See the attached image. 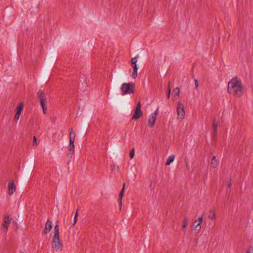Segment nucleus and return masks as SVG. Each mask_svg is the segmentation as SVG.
<instances>
[{
    "label": "nucleus",
    "instance_id": "7ed1b4c3",
    "mask_svg": "<svg viewBox=\"0 0 253 253\" xmlns=\"http://www.w3.org/2000/svg\"><path fill=\"white\" fill-rule=\"evenodd\" d=\"M52 247L56 252H60L63 249V244L59 235L53 236L52 240Z\"/></svg>",
    "mask_w": 253,
    "mask_h": 253
},
{
    "label": "nucleus",
    "instance_id": "2f4dec72",
    "mask_svg": "<svg viewBox=\"0 0 253 253\" xmlns=\"http://www.w3.org/2000/svg\"><path fill=\"white\" fill-rule=\"evenodd\" d=\"M37 138L36 137L34 136L33 137V146H37Z\"/></svg>",
    "mask_w": 253,
    "mask_h": 253
},
{
    "label": "nucleus",
    "instance_id": "393cba45",
    "mask_svg": "<svg viewBox=\"0 0 253 253\" xmlns=\"http://www.w3.org/2000/svg\"><path fill=\"white\" fill-rule=\"evenodd\" d=\"M170 90H170V84H169L168 87V90H167V98L168 99L170 97Z\"/></svg>",
    "mask_w": 253,
    "mask_h": 253
},
{
    "label": "nucleus",
    "instance_id": "4468645a",
    "mask_svg": "<svg viewBox=\"0 0 253 253\" xmlns=\"http://www.w3.org/2000/svg\"><path fill=\"white\" fill-rule=\"evenodd\" d=\"M218 162L215 156H213L211 161V167L215 168L218 166Z\"/></svg>",
    "mask_w": 253,
    "mask_h": 253
},
{
    "label": "nucleus",
    "instance_id": "9b49d317",
    "mask_svg": "<svg viewBox=\"0 0 253 253\" xmlns=\"http://www.w3.org/2000/svg\"><path fill=\"white\" fill-rule=\"evenodd\" d=\"M125 185H126V183H124L123 184V188L121 190V192H120V193L119 194V197H118V203H119V204L120 207H121L122 205V198H123V197L124 194Z\"/></svg>",
    "mask_w": 253,
    "mask_h": 253
},
{
    "label": "nucleus",
    "instance_id": "4be33fe9",
    "mask_svg": "<svg viewBox=\"0 0 253 253\" xmlns=\"http://www.w3.org/2000/svg\"><path fill=\"white\" fill-rule=\"evenodd\" d=\"M59 235V225L56 224L54 226V235L53 236H56Z\"/></svg>",
    "mask_w": 253,
    "mask_h": 253
},
{
    "label": "nucleus",
    "instance_id": "a878e982",
    "mask_svg": "<svg viewBox=\"0 0 253 253\" xmlns=\"http://www.w3.org/2000/svg\"><path fill=\"white\" fill-rule=\"evenodd\" d=\"M20 114V113H16V114L14 118V121L17 122L19 120Z\"/></svg>",
    "mask_w": 253,
    "mask_h": 253
},
{
    "label": "nucleus",
    "instance_id": "20e7f679",
    "mask_svg": "<svg viewBox=\"0 0 253 253\" xmlns=\"http://www.w3.org/2000/svg\"><path fill=\"white\" fill-rule=\"evenodd\" d=\"M37 94L40 102V104L42 107L43 112L45 114L46 113L47 107L46 106V97L45 94L41 89L38 91Z\"/></svg>",
    "mask_w": 253,
    "mask_h": 253
},
{
    "label": "nucleus",
    "instance_id": "473e14b6",
    "mask_svg": "<svg viewBox=\"0 0 253 253\" xmlns=\"http://www.w3.org/2000/svg\"><path fill=\"white\" fill-rule=\"evenodd\" d=\"M132 66L133 69V70L137 71L138 68H137L136 64H135V65H132Z\"/></svg>",
    "mask_w": 253,
    "mask_h": 253
},
{
    "label": "nucleus",
    "instance_id": "dca6fc26",
    "mask_svg": "<svg viewBox=\"0 0 253 253\" xmlns=\"http://www.w3.org/2000/svg\"><path fill=\"white\" fill-rule=\"evenodd\" d=\"M69 136H70L69 142H74L75 139V137H76V134L72 128L71 129Z\"/></svg>",
    "mask_w": 253,
    "mask_h": 253
},
{
    "label": "nucleus",
    "instance_id": "c9c22d12",
    "mask_svg": "<svg viewBox=\"0 0 253 253\" xmlns=\"http://www.w3.org/2000/svg\"><path fill=\"white\" fill-rule=\"evenodd\" d=\"M185 164H186V169H189V166L188 162L186 161Z\"/></svg>",
    "mask_w": 253,
    "mask_h": 253
},
{
    "label": "nucleus",
    "instance_id": "c756f323",
    "mask_svg": "<svg viewBox=\"0 0 253 253\" xmlns=\"http://www.w3.org/2000/svg\"><path fill=\"white\" fill-rule=\"evenodd\" d=\"M194 83H195V88H196V89H197L199 86V83H198V80L195 79Z\"/></svg>",
    "mask_w": 253,
    "mask_h": 253
},
{
    "label": "nucleus",
    "instance_id": "f704fd0d",
    "mask_svg": "<svg viewBox=\"0 0 253 253\" xmlns=\"http://www.w3.org/2000/svg\"><path fill=\"white\" fill-rule=\"evenodd\" d=\"M12 224L15 226V228L17 229L18 228V225L16 221H13Z\"/></svg>",
    "mask_w": 253,
    "mask_h": 253
},
{
    "label": "nucleus",
    "instance_id": "f257e3e1",
    "mask_svg": "<svg viewBox=\"0 0 253 253\" xmlns=\"http://www.w3.org/2000/svg\"><path fill=\"white\" fill-rule=\"evenodd\" d=\"M244 87L240 79L233 78L228 83L227 91L234 97H240L244 94Z\"/></svg>",
    "mask_w": 253,
    "mask_h": 253
},
{
    "label": "nucleus",
    "instance_id": "cd10ccee",
    "mask_svg": "<svg viewBox=\"0 0 253 253\" xmlns=\"http://www.w3.org/2000/svg\"><path fill=\"white\" fill-rule=\"evenodd\" d=\"M131 64L135 65V64H136V62L137 61V57H134L131 58Z\"/></svg>",
    "mask_w": 253,
    "mask_h": 253
},
{
    "label": "nucleus",
    "instance_id": "6ab92c4d",
    "mask_svg": "<svg viewBox=\"0 0 253 253\" xmlns=\"http://www.w3.org/2000/svg\"><path fill=\"white\" fill-rule=\"evenodd\" d=\"M217 124L215 123V121L214 120L213 122V135L214 136L217 135Z\"/></svg>",
    "mask_w": 253,
    "mask_h": 253
},
{
    "label": "nucleus",
    "instance_id": "7c9ffc66",
    "mask_svg": "<svg viewBox=\"0 0 253 253\" xmlns=\"http://www.w3.org/2000/svg\"><path fill=\"white\" fill-rule=\"evenodd\" d=\"M159 110V108H157V109L156 110V111L153 114H152V116L153 117H155V118H157V115H158V111Z\"/></svg>",
    "mask_w": 253,
    "mask_h": 253
},
{
    "label": "nucleus",
    "instance_id": "a211bd4d",
    "mask_svg": "<svg viewBox=\"0 0 253 253\" xmlns=\"http://www.w3.org/2000/svg\"><path fill=\"white\" fill-rule=\"evenodd\" d=\"M23 109V102H20L16 107V113H21Z\"/></svg>",
    "mask_w": 253,
    "mask_h": 253
},
{
    "label": "nucleus",
    "instance_id": "c85d7f7f",
    "mask_svg": "<svg viewBox=\"0 0 253 253\" xmlns=\"http://www.w3.org/2000/svg\"><path fill=\"white\" fill-rule=\"evenodd\" d=\"M246 253H253V247H250L246 251Z\"/></svg>",
    "mask_w": 253,
    "mask_h": 253
},
{
    "label": "nucleus",
    "instance_id": "ddd939ff",
    "mask_svg": "<svg viewBox=\"0 0 253 253\" xmlns=\"http://www.w3.org/2000/svg\"><path fill=\"white\" fill-rule=\"evenodd\" d=\"M156 118L155 117L151 116L148 120V125L150 127H152L155 123Z\"/></svg>",
    "mask_w": 253,
    "mask_h": 253
},
{
    "label": "nucleus",
    "instance_id": "9d476101",
    "mask_svg": "<svg viewBox=\"0 0 253 253\" xmlns=\"http://www.w3.org/2000/svg\"><path fill=\"white\" fill-rule=\"evenodd\" d=\"M74 142H69V153L68 154L67 156L69 158H71L72 156V155L73 154L75 150V146H74Z\"/></svg>",
    "mask_w": 253,
    "mask_h": 253
},
{
    "label": "nucleus",
    "instance_id": "aec40b11",
    "mask_svg": "<svg viewBox=\"0 0 253 253\" xmlns=\"http://www.w3.org/2000/svg\"><path fill=\"white\" fill-rule=\"evenodd\" d=\"M79 210H80V208H77V209L76 210V213H75V215L74 216V222L72 223V226L75 225V224L77 222V218H78V211H79Z\"/></svg>",
    "mask_w": 253,
    "mask_h": 253
},
{
    "label": "nucleus",
    "instance_id": "b1692460",
    "mask_svg": "<svg viewBox=\"0 0 253 253\" xmlns=\"http://www.w3.org/2000/svg\"><path fill=\"white\" fill-rule=\"evenodd\" d=\"M135 150L134 148H132L129 153V157L130 159H132L134 158Z\"/></svg>",
    "mask_w": 253,
    "mask_h": 253
},
{
    "label": "nucleus",
    "instance_id": "f3484780",
    "mask_svg": "<svg viewBox=\"0 0 253 253\" xmlns=\"http://www.w3.org/2000/svg\"><path fill=\"white\" fill-rule=\"evenodd\" d=\"M208 217L211 219H213L216 217V214L213 209L210 210Z\"/></svg>",
    "mask_w": 253,
    "mask_h": 253
},
{
    "label": "nucleus",
    "instance_id": "0eeeda50",
    "mask_svg": "<svg viewBox=\"0 0 253 253\" xmlns=\"http://www.w3.org/2000/svg\"><path fill=\"white\" fill-rule=\"evenodd\" d=\"M143 112L141 110V104L138 102L136 105V107L134 112V114L132 118V120H137L140 117L142 116Z\"/></svg>",
    "mask_w": 253,
    "mask_h": 253
},
{
    "label": "nucleus",
    "instance_id": "412c9836",
    "mask_svg": "<svg viewBox=\"0 0 253 253\" xmlns=\"http://www.w3.org/2000/svg\"><path fill=\"white\" fill-rule=\"evenodd\" d=\"M188 218L186 216H185L183 221L182 230H184L188 224Z\"/></svg>",
    "mask_w": 253,
    "mask_h": 253
},
{
    "label": "nucleus",
    "instance_id": "39448f33",
    "mask_svg": "<svg viewBox=\"0 0 253 253\" xmlns=\"http://www.w3.org/2000/svg\"><path fill=\"white\" fill-rule=\"evenodd\" d=\"M203 222V216H201L198 218V219L195 220V221L192 223V227L198 233L201 229V224Z\"/></svg>",
    "mask_w": 253,
    "mask_h": 253
},
{
    "label": "nucleus",
    "instance_id": "1a4fd4ad",
    "mask_svg": "<svg viewBox=\"0 0 253 253\" xmlns=\"http://www.w3.org/2000/svg\"><path fill=\"white\" fill-rule=\"evenodd\" d=\"M8 194L11 195L16 190V186L13 180H9L8 183Z\"/></svg>",
    "mask_w": 253,
    "mask_h": 253
},
{
    "label": "nucleus",
    "instance_id": "6e6552de",
    "mask_svg": "<svg viewBox=\"0 0 253 253\" xmlns=\"http://www.w3.org/2000/svg\"><path fill=\"white\" fill-rule=\"evenodd\" d=\"M11 219L10 218L8 215H5L4 216L3 220L1 227L3 229H5V231H7L8 228V226L10 224Z\"/></svg>",
    "mask_w": 253,
    "mask_h": 253
},
{
    "label": "nucleus",
    "instance_id": "2eb2a0df",
    "mask_svg": "<svg viewBox=\"0 0 253 253\" xmlns=\"http://www.w3.org/2000/svg\"><path fill=\"white\" fill-rule=\"evenodd\" d=\"M174 158H175L174 155H171L169 156L167 160V162L166 163V166L169 165L171 163H172L174 161Z\"/></svg>",
    "mask_w": 253,
    "mask_h": 253
},
{
    "label": "nucleus",
    "instance_id": "423d86ee",
    "mask_svg": "<svg viewBox=\"0 0 253 253\" xmlns=\"http://www.w3.org/2000/svg\"><path fill=\"white\" fill-rule=\"evenodd\" d=\"M177 118L182 120L185 115V111L183 105L180 102L177 103Z\"/></svg>",
    "mask_w": 253,
    "mask_h": 253
},
{
    "label": "nucleus",
    "instance_id": "bb28decb",
    "mask_svg": "<svg viewBox=\"0 0 253 253\" xmlns=\"http://www.w3.org/2000/svg\"><path fill=\"white\" fill-rule=\"evenodd\" d=\"M137 76V71L133 70V72L132 73V77L133 79H136Z\"/></svg>",
    "mask_w": 253,
    "mask_h": 253
},
{
    "label": "nucleus",
    "instance_id": "72a5a7b5",
    "mask_svg": "<svg viewBox=\"0 0 253 253\" xmlns=\"http://www.w3.org/2000/svg\"><path fill=\"white\" fill-rule=\"evenodd\" d=\"M231 185H232V182H231V179H230V180H229V182H228V183L227 187H228V188H230V187H231Z\"/></svg>",
    "mask_w": 253,
    "mask_h": 253
},
{
    "label": "nucleus",
    "instance_id": "5701e85b",
    "mask_svg": "<svg viewBox=\"0 0 253 253\" xmlns=\"http://www.w3.org/2000/svg\"><path fill=\"white\" fill-rule=\"evenodd\" d=\"M180 93V89L179 87H177L173 90V94L175 96H179Z\"/></svg>",
    "mask_w": 253,
    "mask_h": 253
},
{
    "label": "nucleus",
    "instance_id": "f8f14e48",
    "mask_svg": "<svg viewBox=\"0 0 253 253\" xmlns=\"http://www.w3.org/2000/svg\"><path fill=\"white\" fill-rule=\"evenodd\" d=\"M52 227L51 222H49V219H48L47 222L45 225V229L44 230V234H47L51 229Z\"/></svg>",
    "mask_w": 253,
    "mask_h": 253
},
{
    "label": "nucleus",
    "instance_id": "f03ea898",
    "mask_svg": "<svg viewBox=\"0 0 253 253\" xmlns=\"http://www.w3.org/2000/svg\"><path fill=\"white\" fill-rule=\"evenodd\" d=\"M135 84L133 83H124L121 87L123 94H130L134 93Z\"/></svg>",
    "mask_w": 253,
    "mask_h": 253
}]
</instances>
